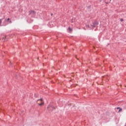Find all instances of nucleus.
Returning <instances> with one entry per match:
<instances>
[{"label": "nucleus", "instance_id": "1a4fd4ad", "mask_svg": "<svg viewBox=\"0 0 126 126\" xmlns=\"http://www.w3.org/2000/svg\"><path fill=\"white\" fill-rule=\"evenodd\" d=\"M94 23L95 24H96V25H98L99 24V23H98L97 22H95Z\"/></svg>", "mask_w": 126, "mask_h": 126}, {"label": "nucleus", "instance_id": "7ed1b4c3", "mask_svg": "<svg viewBox=\"0 0 126 126\" xmlns=\"http://www.w3.org/2000/svg\"><path fill=\"white\" fill-rule=\"evenodd\" d=\"M7 25V24H6V20L5 19L4 21L3 22V25L2 26H5Z\"/></svg>", "mask_w": 126, "mask_h": 126}, {"label": "nucleus", "instance_id": "f03ea898", "mask_svg": "<svg viewBox=\"0 0 126 126\" xmlns=\"http://www.w3.org/2000/svg\"><path fill=\"white\" fill-rule=\"evenodd\" d=\"M29 15H35V14H36V12H35V11L30 10L29 12Z\"/></svg>", "mask_w": 126, "mask_h": 126}, {"label": "nucleus", "instance_id": "9d476101", "mask_svg": "<svg viewBox=\"0 0 126 126\" xmlns=\"http://www.w3.org/2000/svg\"><path fill=\"white\" fill-rule=\"evenodd\" d=\"M110 0V1H111V0Z\"/></svg>", "mask_w": 126, "mask_h": 126}, {"label": "nucleus", "instance_id": "39448f33", "mask_svg": "<svg viewBox=\"0 0 126 126\" xmlns=\"http://www.w3.org/2000/svg\"><path fill=\"white\" fill-rule=\"evenodd\" d=\"M117 109H120L119 110V112H122V111H123V109H121L120 108V107H117Z\"/></svg>", "mask_w": 126, "mask_h": 126}, {"label": "nucleus", "instance_id": "0eeeda50", "mask_svg": "<svg viewBox=\"0 0 126 126\" xmlns=\"http://www.w3.org/2000/svg\"><path fill=\"white\" fill-rule=\"evenodd\" d=\"M68 30L70 32H71V31H72V29H71L70 28H68Z\"/></svg>", "mask_w": 126, "mask_h": 126}, {"label": "nucleus", "instance_id": "423d86ee", "mask_svg": "<svg viewBox=\"0 0 126 126\" xmlns=\"http://www.w3.org/2000/svg\"><path fill=\"white\" fill-rule=\"evenodd\" d=\"M2 22V19H0V26H1V23Z\"/></svg>", "mask_w": 126, "mask_h": 126}, {"label": "nucleus", "instance_id": "20e7f679", "mask_svg": "<svg viewBox=\"0 0 126 126\" xmlns=\"http://www.w3.org/2000/svg\"><path fill=\"white\" fill-rule=\"evenodd\" d=\"M6 21H7V22H9V23H11V20H10V18H8Z\"/></svg>", "mask_w": 126, "mask_h": 126}, {"label": "nucleus", "instance_id": "6e6552de", "mask_svg": "<svg viewBox=\"0 0 126 126\" xmlns=\"http://www.w3.org/2000/svg\"><path fill=\"white\" fill-rule=\"evenodd\" d=\"M120 21L121 22H123V21H124V19H123V18L120 19Z\"/></svg>", "mask_w": 126, "mask_h": 126}, {"label": "nucleus", "instance_id": "f257e3e1", "mask_svg": "<svg viewBox=\"0 0 126 126\" xmlns=\"http://www.w3.org/2000/svg\"><path fill=\"white\" fill-rule=\"evenodd\" d=\"M37 103L39 106H43L44 105V102H43V98L37 100Z\"/></svg>", "mask_w": 126, "mask_h": 126}]
</instances>
